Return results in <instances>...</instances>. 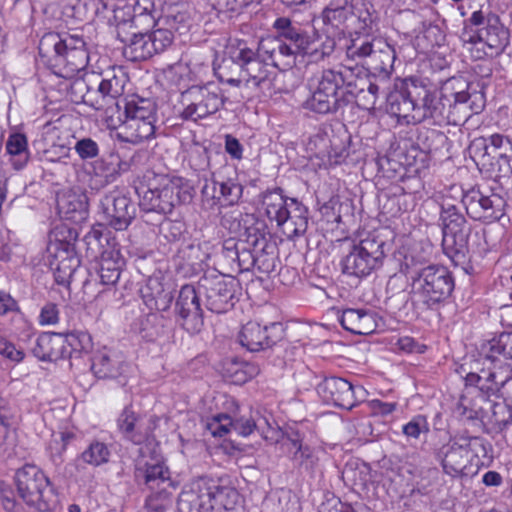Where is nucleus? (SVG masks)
Returning <instances> with one entry per match:
<instances>
[{
	"label": "nucleus",
	"mask_w": 512,
	"mask_h": 512,
	"mask_svg": "<svg viewBox=\"0 0 512 512\" xmlns=\"http://www.w3.org/2000/svg\"><path fill=\"white\" fill-rule=\"evenodd\" d=\"M239 493L230 486L200 477L185 485L177 499L179 512H233Z\"/></svg>",
	"instance_id": "1"
},
{
	"label": "nucleus",
	"mask_w": 512,
	"mask_h": 512,
	"mask_svg": "<svg viewBox=\"0 0 512 512\" xmlns=\"http://www.w3.org/2000/svg\"><path fill=\"white\" fill-rule=\"evenodd\" d=\"M227 54L240 68L246 88L264 96H272L277 91V74L268 68L267 61L253 44L243 39L230 40Z\"/></svg>",
	"instance_id": "2"
},
{
	"label": "nucleus",
	"mask_w": 512,
	"mask_h": 512,
	"mask_svg": "<svg viewBox=\"0 0 512 512\" xmlns=\"http://www.w3.org/2000/svg\"><path fill=\"white\" fill-rule=\"evenodd\" d=\"M40 57L50 65H65L68 72L84 69L89 61L86 42L78 34L45 33L38 46Z\"/></svg>",
	"instance_id": "3"
},
{
	"label": "nucleus",
	"mask_w": 512,
	"mask_h": 512,
	"mask_svg": "<svg viewBox=\"0 0 512 512\" xmlns=\"http://www.w3.org/2000/svg\"><path fill=\"white\" fill-rule=\"evenodd\" d=\"M410 286L413 303L422 309L433 310L451 296L455 281L447 267L429 264L413 276Z\"/></svg>",
	"instance_id": "4"
},
{
	"label": "nucleus",
	"mask_w": 512,
	"mask_h": 512,
	"mask_svg": "<svg viewBox=\"0 0 512 512\" xmlns=\"http://www.w3.org/2000/svg\"><path fill=\"white\" fill-rule=\"evenodd\" d=\"M353 70L348 67L325 69L317 80L311 95L304 101V109L319 115L332 114L345 103L344 86L355 85L351 82Z\"/></svg>",
	"instance_id": "5"
},
{
	"label": "nucleus",
	"mask_w": 512,
	"mask_h": 512,
	"mask_svg": "<svg viewBox=\"0 0 512 512\" xmlns=\"http://www.w3.org/2000/svg\"><path fill=\"white\" fill-rule=\"evenodd\" d=\"M262 204L266 216L276 222L287 238L302 236L307 231V207L296 198L284 196L282 189L276 188L265 192Z\"/></svg>",
	"instance_id": "6"
},
{
	"label": "nucleus",
	"mask_w": 512,
	"mask_h": 512,
	"mask_svg": "<svg viewBox=\"0 0 512 512\" xmlns=\"http://www.w3.org/2000/svg\"><path fill=\"white\" fill-rule=\"evenodd\" d=\"M240 239L228 238L221 248L220 264L231 272H249L255 268V254L267 245L265 233L257 226L245 229Z\"/></svg>",
	"instance_id": "7"
},
{
	"label": "nucleus",
	"mask_w": 512,
	"mask_h": 512,
	"mask_svg": "<svg viewBox=\"0 0 512 512\" xmlns=\"http://www.w3.org/2000/svg\"><path fill=\"white\" fill-rule=\"evenodd\" d=\"M390 245L376 232L367 233L354 243L349 253L342 259L344 274L363 278L379 269L389 251Z\"/></svg>",
	"instance_id": "8"
},
{
	"label": "nucleus",
	"mask_w": 512,
	"mask_h": 512,
	"mask_svg": "<svg viewBox=\"0 0 512 512\" xmlns=\"http://www.w3.org/2000/svg\"><path fill=\"white\" fill-rule=\"evenodd\" d=\"M195 196V188L189 180L172 177L164 180L160 187L149 188L140 199V207L147 212L168 214L177 205L189 204Z\"/></svg>",
	"instance_id": "9"
},
{
	"label": "nucleus",
	"mask_w": 512,
	"mask_h": 512,
	"mask_svg": "<svg viewBox=\"0 0 512 512\" xmlns=\"http://www.w3.org/2000/svg\"><path fill=\"white\" fill-rule=\"evenodd\" d=\"M15 483L19 496L26 504L39 511L54 509L57 496L49 478L35 465H25L15 473Z\"/></svg>",
	"instance_id": "10"
},
{
	"label": "nucleus",
	"mask_w": 512,
	"mask_h": 512,
	"mask_svg": "<svg viewBox=\"0 0 512 512\" xmlns=\"http://www.w3.org/2000/svg\"><path fill=\"white\" fill-rule=\"evenodd\" d=\"M124 115L125 119L122 123L124 141L139 144L154 136L156 105L152 100L133 97L125 102Z\"/></svg>",
	"instance_id": "11"
},
{
	"label": "nucleus",
	"mask_w": 512,
	"mask_h": 512,
	"mask_svg": "<svg viewBox=\"0 0 512 512\" xmlns=\"http://www.w3.org/2000/svg\"><path fill=\"white\" fill-rule=\"evenodd\" d=\"M487 453L484 439L477 436H455L443 445L437 458L441 461L443 471L452 477L463 475L472 457L485 456Z\"/></svg>",
	"instance_id": "12"
},
{
	"label": "nucleus",
	"mask_w": 512,
	"mask_h": 512,
	"mask_svg": "<svg viewBox=\"0 0 512 512\" xmlns=\"http://www.w3.org/2000/svg\"><path fill=\"white\" fill-rule=\"evenodd\" d=\"M197 283L198 293L205 298V306L211 312L226 313L238 301L239 284L233 277L212 271L206 272Z\"/></svg>",
	"instance_id": "13"
},
{
	"label": "nucleus",
	"mask_w": 512,
	"mask_h": 512,
	"mask_svg": "<svg viewBox=\"0 0 512 512\" xmlns=\"http://www.w3.org/2000/svg\"><path fill=\"white\" fill-rule=\"evenodd\" d=\"M181 118L198 121L215 114L223 105L224 97L221 90L213 83L192 85L181 93Z\"/></svg>",
	"instance_id": "14"
},
{
	"label": "nucleus",
	"mask_w": 512,
	"mask_h": 512,
	"mask_svg": "<svg viewBox=\"0 0 512 512\" xmlns=\"http://www.w3.org/2000/svg\"><path fill=\"white\" fill-rule=\"evenodd\" d=\"M474 146L483 149L480 156L482 169L491 177L501 178L512 175V140L501 134H493L487 139H476Z\"/></svg>",
	"instance_id": "15"
},
{
	"label": "nucleus",
	"mask_w": 512,
	"mask_h": 512,
	"mask_svg": "<svg viewBox=\"0 0 512 512\" xmlns=\"http://www.w3.org/2000/svg\"><path fill=\"white\" fill-rule=\"evenodd\" d=\"M461 40L465 44L485 46L487 50L476 48L473 57L481 59L484 56L494 57L500 55L509 44V30L504 27L499 17L489 14L486 19V26L478 29L475 33L464 31Z\"/></svg>",
	"instance_id": "16"
},
{
	"label": "nucleus",
	"mask_w": 512,
	"mask_h": 512,
	"mask_svg": "<svg viewBox=\"0 0 512 512\" xmlns=\"http://www.w3.org/2000/svg\"><path fill=\"white\" fill-rule=\"evenodd\" d=\"M415 92L419 98V106L416 113L411 116L413 121L422 122L430 118L435 124L446 122L459 125L466 122V115H459L451 102L444 100L441 94L437 97L423 86L415 87Z\"/></svg>",
	"instance_id": "17"
},
{
	"label": "nucleus",
	"mask_w": 512,
	"mask_h": 512,
	"mask_svg": "<svg viewBox=\"0 0 512 512\" xmlns=\"http://www.w3.org/2000/svg\"><path fill=\"white\" fill-rule=\"evenodd\" d=\"M470 83L462 76L447 79L440 88L444 100L451 102L459 115H466V121L472 114L479 113L484 106L482 93H469Z\"/></svg>",
	"instance_id": "18"
},
{
	"label": "nucleus",
	"mask_w": 512,
	"mask_h": 512,
	"mask_svg": "<svg viewBox=\"0 0 512 512\" xmlns=\"http://www.w3.org/2000/svg\"><path fill=\"white\" fill-rule=\"evenodd\" d=\"M200 296L198 285L186 284L181 287L175 302V321L189 334L199 333L204 326Z\"/></svg>",
	"instance_id": "19"
},
{
	"label": "nucleus",
	"mask_w": 512,
	"mask_h": 512,
	"mask_svg": "<svg viewBox=\"0 0 512 512\" xmlns=\"http://www.w3.org/2000/svg\"><path fill=\"white\" fill-rule=\"evenodd\" d=\"M136 215V208L130 198L118 189L102 196L99 216L105 225L117 231L127 229Z\"/></svg>",
	"instance_id": "20"
},
{
	"label": "nucleus",
	"mask_w": 512,
	"mask_h": 512,
	"mask_svg": "<svg viewBox=\"0 0 512 512\" xmlns=\"http://www.w3.org/2000/svg\"><path fill=\"white\" fill-rule=\"evenodd\" d=\"M461 202L471 219L483 222L499 220L506 206V201L499 194H485L475 188L463 192Z\"/></svg>",
	"instance_id": "21"
},
{
	"label": "nucleus",
	"mask_w": 512,
	"mask_h": 512,
	"mask_svg": "<svg viewBox=\"0 0 512 512\" xmlns=\"http://www.w3.org/2000/svg\"><path fill=\"white\" fill-rule=\"evenodd\" d=\"M127 80V76L122 69L113 68L112 72H108L106 77L100 81H93L91 96L97 98L100 103L96 110H103L110 118H113L117 113L119 114L118 119L121 120L120 104L117 98L123 94Z\"/></svg>",
	"instance_id": "22"
},
{
	"label": "nucleus",
	"mask_w": 512,
	"mask_h": 512,
	"mask_svg": "<svg viewBox=\"0 0 512 512\" xmlns=\"http://www.w3.org/2000/svg\"><path fill=\"white\" fill-rule=\"evenodd\" d=\"M317 392L324 402L350 410L358 401L364 400L366 390L362 386H353L340 377H326L317 386Z\"/></svg>",
	"instance_id": "23"
},
{
	"label": "nucleus",
	"mask_w": 512,
	"mask_h": 512,
	"mask_svg": "<svg viewBox=\"0 0 512 512\" xmlns=\"http://www.w3.org/2000/svg\"><path fill=\"white\" fill-rule=\"evenodd\" d=\"M140 458L136 460L135 478L150 491L175 489L169 468L156 455L145 456L144 448L139 449Z\"/></svg>",
	"instance_id": "24"
},
{
	"label": "nucleus",
	"mask_w": 512,
	"mask_h": 512,
	"mask_svg": "<svg viewBox=\"0 0 512 512\" xmlns=\"http://www.w3.org/2000/svg\"><path fill=\"white\" fill-rule=\"evenodd\" d=\"M284 337V326L280 322H273L261 326L257 322L246 323L238 335L241 346L250 352L267 349Z\"/></svg>",
	"instance_id": "25"
},
{
	"label": "nucleus",
	"mask_w": 512,
	"mask_h": 512,
	"mask_svg": "<svg viewBox=\"0 0 512 512\" xmlns=\"http://www.w3.org/2000/svg\"><path fill=\"white\" fill-rule=\"evenodd\" d=\"M480 355L485 362L512 378V333H501L497 337L484 342L480 347Z\"/></svg>",
	"instance_id": "26"
},
{
	"label": "nucleus",
	"mask_w": 512,
	"mask_h": 512,
	"mask_svg": "<svg viewBox=\"0 0 512 512\" xmlns=\"http://www.w3.org/2000/svg\"><path fill=\"white\" fill-rule=\"evenodd\" d=\"M128 364L121 353L104 347L91 357V371L99 379H115L124 375Z\"/></svg>",
	"instance_id": "27"
},
{
	"label": "nucleus",
	"mask_w": 512,
	"mask_h": 512,
	"mask_svg": "<svg viewBox=\"0 0 512 512\" xmlns=\"http://www.w3.org/2000/svg\"><path fill=\"white\" fill-rule=\"evenodd\" d=\"M253 45L266 61H270L274 67L280 70H287L295 65L297 57L291 47L286 45L278 35L261 39Z\"/></svg>",
	"instance_id": "28"
},
{
	"label": "nucleus",
	"mask_w": 512,
	"mask_h": 512,
	"mask_svg": "<svg viewBox=\"0 0 512 512\" xmlns=\"http://www.w3.org/2000/svg\"><path fill=\"white\" fill-rule=\"evenodd\" d=\"M480 372H470L465 377L466 385L474 386L482 394L484 399L496 394L500 388L510 379L507 374H500V370L483 362Z\"/></svg>",
	"instance_id": "29"
},
{
	"label": "nucleus",
	"mask_w": 512,
	"mask_h": 512,
	"mask_svg": "<svg viewBox=\"0 0 512 512\" xmlns=\"http://www.w3.org/2000/svg\"><path fill=\"white\" fill-rule=\"evenodd\" d=\"M174 287L160 277H150L142 290V298L150 310L167 311L174 299Z\"/></svg>",
	"instance_id": "30"
},
{
	"label": "nucleus",
	"mask_w": 512,
	"mask_h": 512,
	"mask_svg": "<svg viewBox=\"0 0 512 512\" xmlns=\"http://www.w3.org/2000/svg\"><path fill=\"white\" fill-rule=\"evenodd\" d=\"M105 241L108 248L100 254L98 276L102 285L112 287L116 285L120 278L125 260L114 242L110 244L107 237H105Z\"/></svg>",
	"instance_id": "31"
},
{
	"label": "nucleus",
	"mask_w": 512,
	"mask_h": 512,
	"mask_svg": "<svg viewBox=\"0 0 512 512\" xmlns=\"http://www.w3.org/2000/svg\"><path fill=\"white\" fill-rule=\"evenodd\" d=\"M471 228L462 229L459 231H448L443 233L442 247L445 255L456 266H462L465 270V265L470 260V250L468 239L470 236Z\"/></svg>",
	"instance_id": "32"
},
{
	"label": "nucleus",
	"mask_w": 512,
	"mask_h": 512,
	"mask_svg": "<svg viewBox=\"0 0 512 512\" xmlns=\"http://www.w3.org/2000/svg\"><path fill=\"white\" fill-rule=\"evenodd\" d=\"M117 427L123 437L134 444H141L153 431L150 424L131 408L125 407L117 419Z\"/></svg>",
	"instance_id": "33"
},
{
	"label": "nucleus",
	"mask_w": 512,
	"mask_h": 512,
	"mask_svg": "<svg viewBox=\"0 0 512 512\" xmlns=\"http://www.w3.org/2000/svg\"><path fill=\"white\" fill-rule=\"evenodd\" d=\"M339 322L345 330L358 335H368L377 327L375 313L369 309H344Z\"/></svg>",
	"instance_id": "34"
},
{
	"label": "nucleus",
	"mask_w": 512,
	"mask_h": 512,
	"mask_svg": "<svg viewBox=\"0 0 512 512\" xmlns=\"http://www.w3.org/2000/svg\"><path fill=\"white\" fill-rule=\"evenodd\" d=\"M273 27L280 39L291 47L294 55L300 56L311 35L286 17L277 18Z\"/></svg>",
	"instance_id": "35"
},
{
	"label": "nucleus",
	"mask_w": 512,
	"mask_h": 512,
	"mask_svg": "<svg viewBox=\"0 0 512 512\" xmlns=\"http://www.w3.org/2000/svg\"><path fill=\"white\" fill-rule=\"evenodd\" d=\"M32 352L42 361H56L66 357L64 336L59 333H42L38 336Z\"/></svg>",
	"instance_id": "36"
},
{
	"label": "nucleus",
	"mask_w": 512,
	"mask_h": 512,
	"mask_svg": "<svg viewBox=\"0 0 512 512\" xmlns=\"http://www.w3.org/2000/svg\"><path fill=\"white\" fill-rule=\"evenodd\" d=\"M393 257L399 263V271L411 281L419 270L424 269V264L429 261L430 252L421 245H414L411 249L398 250Z\"/></svg>",
	"instance_id": "37"
},
{
	"label": "nucleus",
	"mask_w": 512,
	"mask_h": 512,
	"mask_svg": "<svg viewBox=\"0 0 512 512\" xmlns=\"http://www.w3.org/2000/svg\"><path fill=\"white\" fill-rule=\"evenodd\" d=\"M416 85L415 80H411V88L404 90L391 92L387 96V103L389 111L403 118H411L416 113L417 107L419 106V98L415 92Z\"/></svg>",
	"instance_id": "38"
},
{
	"label": "nucleus",
	"mask_w": 512,
	"mask_h": 512,
	"mask_svg": "<svg viewBox=\"0 0 512 512\" xmlns=\"http://www.w3.org/2000/svg\"><path fill=\"white\" fill-rule=\"evenodd\" d=\"M351 82L355 85L344 86V92L356 99L357 105L364 110L375 108L380 87L366 78L353 75Z\"/></svg>",
	"instance_id": "39"
},
{
	"label": "nucleus",
	"mask_w": 512,
	"mask_h": 512,
	"mask_svg": "<svg viewBox=\"0 0 512 512\" xmlns=\"http://www.w3.org/2000/svg\"><path fill=\"white\" fill-rule=\"evenodd\" d=\"M287 440L290 442L291 446L295 448L292 460L294 461L297 468L302 473H306L313 477L319 466V458L315 449L309 447L308 445H304L298 437H288Z\"/></svg>",
	"instance_id": "40"
},
{
	"label": "nucleus",
	"mask_w": 512,
	"mask_h": 512,
	"mask_svg": "<svg viewBox=\"0 0 512 512\" xmlns=\"http://www.w3.org/2000/svg\"><path fill=\"white\" fill-rule=\"evenodd\" d=\"M115 165L117 164L114 163L113 154L96 160L92 165L89 187L92 190H100L115 182L118 178Z\"/></svg>",
	"instance_id": "41"
},
{
	"label": "nucleus",
	"mask_w": 512,
	"mask_h": 512,
	"mask_svg": "<svg viewBox=\"0 0 512 512\" xmlns=\"http://www.w3.org/2000/svg\"><path fill=\"white\" fill-rule=\"evenodd\" d=\"M121 41L125 43L123 55L131 62L144 61L154 55L147 33H134L131 38H121Z\"/></svg>",
	"instance_id": "42"
},
{
	"label": "nucleus",
	"mask_w": 512,
	"mask_h": 512,
	"mask_svg": "<svg viewBox=\"0 0 512 512\" xmlns=\"http://www.w3.org/2000/svg\"><path fill=\"white\" fill-rule=\"evenodd\" d=\"M377 49L369 60V64L374 70V74H378L383 78H388L393 70L396 52L394 48L385 40L377 41Z\"/></svg>",
	"instance_id": "43"
},
{
	"label": "nucleus",
	"mask_w": 512,
	"mask_h": 512,
	"mask_svg": "<svg viewBox=\"0 0 512 512\" xmlns=\"http://www.w3.org/2000/svg\"><path fill=\"white\" fill-rule=\"evenodd\" d=\"M335 45L334 39L329 37L322 39L314 33L310 36L300 56L307 58L309 63H317L330 56L335 50Z\"/></svg>",
	"instance_id": "44"
},
{
	"label": "nucleus",
	"mask_w": 512,
	"mask_h": 512,
	"mask_svg": "<svg viewBox=\"0 0 512 512\" xmlns=\"http://www.w3.org/2000/svg\"><path fill=\"white\" fill-rule=\"evenodd\" d=\"M91 76L89 78H77L71 84L69 88V94L71 100L75 103H84L91 106L96 110L100 103L98 99L92 95L93 81Z\"/></svg>",
	"instance_id": "45"
},
{
	"label": "nucleus",
	"mask_w": 512,
	"mask_h": 512,
	"mask_svg": "<svg viewBox=\"0 0 512 512\" xmlns=\"http://www.w3.org/2000/svg\"><path fill=\"white\" fill-rule=\"evenodd\" d=\"M65 344H67L66 357H80L83 353L88 354L91 352L93 342L90 334L86 331H73L64 337Z\"/></svg>",
	"instance_id": "46"
},
{
	"label": "nucleus",
	"mask_w": 512,
	"mask_h": 512,
	"mask_svg": "<svg viewBox=\"0 0 512 512\" xmlns=\"http://www.w3.org/2000/svg\"><path fill=\"white\" fill-rule=\"evenodd\" d=\"M381 38H370L369 36H358L351 40L347 46L346 54L352 60L371 58L377 49V41Z\"/></svg>",
	"instance_id": "47"
},
{
	"label": "nucleus",
	"mask_w": 512,
	"mask_h": 512,
	"mask_svg": "<svg viewBox=\"0 0 512 512\" xmlns=\"http://www.w3.org/2000/svg\"><path fill=\"white\" fill-rule=\"evenodd\" d=\"M134 26L159 25V11L152 0H137L133 5Z\"/></svg>",
	"instance_id": "48"
},
{
	"label": "nucleus",
	"mask_w": 512,
	"mask_h": 512,
	"mask_svg": "<svg viewBox=\"0 0 512 512\" xmlns=\"http://www.w3.org/2000/svg\"><path fill=\"white\" fill-rule=\"evenodd\" d=\"M111 452L104 442L93 440L81 453L80 459L91 466H100L109 461Z\"/></svg>",
	"instance_id": "49"
},
{
	"label": "nucleus",
	"mask_w": 512,
	"mask_h": 512,
	"mask_svg": "<svg viewBox=\"0 0 512 512\" xmlns=\"http://www.w3.org/2000/svg\"><path fill=\"white\" fill-rule=\"evenodd\" d=\"M443 225V233L448 231H459L470 228L463 214L452 204H443L440 214Z\"/></svg>",
	"instance_id": "50"
},
{
	"label": "nucleus",
	"mask_w": 512,
	"mask_h": 512,
	"mask_svg": "<svg viewBox=\"0 0 512 512\" xmlns=\"http://www.w3.org/2000/svg\"><path fill=\"white\" fill-rule=\"evenodd\" d=\"M242 185L233 178H224L219 175L220 206L236 204L242 196Z\"/></svg>",
	"instance_id": "51"
},
{
	"label": "nucleus",
	"mask_w": 512,
	"mask_h": 512,
	"mask_svg": "<svg viewBox=\"0 0 512 512\" xmlns=\"http://www.w3.org/2000/svg\"><path fill=\"white\" fill-rule=\"evenodd\" d=\"M6 149L11 156L17 157V159L13 160V166L16 169L23 168L28 160L27 139L25 135L20 133L10 135L6 143Z\"/></svg>",
	"instance_id": "52"
},
{
	"label": "nucleus",
	"mask_w": 512,
	"mask_h": 512,
	"mask_svg": "<svg viewBox=\"0 0 512 512\" xmlns=\"http://www.w3.org/2000/svg\"><path fill=\"white\" fill-rule=\"evenodd\" d=\"M173 490L160 489L150 491L145 500V512H166L172 505Z\"/></svg>",
	"instance_id": "53"
},
{
	"label": "nucleus",
	"mask_w": 512,
	"mask_h": 512,
	"mask_svg": "<svg viewBox=\"0 0 512 512\" xmlns=\"http://www.w3.org/2000/svg\"><path fill=\"white\" fill-rule=\"evenodd\" d=\"M166 320L157 313H149L141 323V332L148 341H155L166 334Z\"/></svg>",
	"instance_id": "54"
},
{
	"label": "nucleus",
	"mask_w": 512,
	"mask_h": 512,
	"mask_svg": "<svg viewBox=\"0 0 512 512\" xmlns=\"http://www.w3.org/2000/svg\"><path fill=\"white\" fill-rule=\"evenodd\" d=\"M75 434L70 431L59 433L54 436L48 444V452L50 459L54 465L59 466L63 463V454L67 450V446L75 439Z\"/></svg>",
	"instance_id": "55"
},
{
	"label": "nucleus",
	"mask_w": 512,
	"mask_h": 512,
	"mask_svg": "<svg viewBox=\"0 0 512 512\" xmlns=\"http://www.w3.org/2000/svg\"><path fill=\"white\" fill-rule=\"evenodd\" d=\"M150 46L154 49V55L164 52L174 40L173 32L170 29L157 28L147 33Z\"/></svg>",
	"instance_id": "56"
},
{
	"label": "nucleus",
	"mask_w": 512,
	"mask_h": 512,
	"mask_svg": "<svg viewBox=\"0 0 512 512\" xmlns=\"http://www.w3.org/2000/svg\"><path fill=\"white\" fill-rule=\"evenodd\" d=\"M271 248L269 243L264 246L263 250L256 252L255 256V268L252 272H257L263 275H269L276 268V257L273 253L268 251Z\"/></svg>",
	"instance_id": "57"
},
{
	"label": "nucleus",
	"mask_w": 512,
	"mask_h": 512,
	"mask_svg": "<svg viewBox=\"0 0 512 512\" xmlns=\"http://www.w3.org/2000/svg\"><path fill=\"white\" fill-rule=\"evenodd\" d=\"M202 204L206 209H213L220 206L219 197V176L214 177L210 181H205L201 189Z\"/></svg>",
	"instance_id": "58"
},
{
	"label": "nucleus",
	"mask_w": 512,
	"mask_h": 512,
	"mask_svg": "<svg viewBox=\"0 0 512 512\" xmlns=\"http://www.w3.org/2000/svg\"><path fill=\"white\" fill-rule=\"evenodd\" d=\"M491 422L500 430L512 423V406L505 402L491 405Z\"/></svg>",
	"instance_id": "59"
},
{
	"label": "nucleus",
	"mask_w": 512,
	"mask_h": 512,
	"mask_svg": "<svg viewBox=\"0 0 512 512\" xmlns=\"http://www.w3.org/2000/svg\"><path fill=\"white\" fill-rule=\"evenodd\" d=\"M207 429L213 436L223 437L233 431V418L228 414H218L207 423Z\"/></svg>",
	"instance_id": "60"
},
{
	"label": "nucleus",
	"mask_w": 512,
	"mask_h": 512,
	"mask_svg": "<svg viewBox=\"0 0 512 512\" xmlns=\"http://www.w3.org/2000/svg\"><path fill=\"white\" fill-rule=\"evenodd\" d=\"M74 150L82 160L96 158L100 151L98 143L90 137H83L77 140Z\"/></svg>",
	"instance_id": "61"
},
{
	"label": "nucleus",
	"mask_w": 512,
	"mask_h": 512,
	"mask_svg": "<svg viewBox=\"0 0 512 512\" xmlns=\"http://www.w3.org/2000/svg\"><path fill=\"white\" fill-rule=\"evenodd\" d=\"M403 434L408 438L418 439L419 436L429 432V425L426 417L418 415L413 417L407 424L402 428Z\"/></svg>",
	"instance_id": "62"
},
{
	"label": "nucleus",
	"mask_w": 512,
	"mask_h": 512,
	"mask_svg": "<svg viewBox=\"0 0 512 512\" xmlns=\"http://www.w3.org/2000/svg\"><path fill=\"white\" fill-rule=\"evenodd\" d=\"M256 429H259V423L253 417L233 418V431L237 435L247 437Z\"/></svg>",
	"instance_id": "63"
},
{
	"label": "nucleus",
	"mask_w": 512,
	"mask_h": 512,
	"mask_svg": "<svg viewBox=\"0 0 512 512\" xmlns=\"http://www.w3.org/2000/svg\"><path fill=\"white\" fill-rule=\"evenodd\" d=\"M113 22L120 28L128 23L134 25V10L132 5L117 6L113 9Z\"/></svg>",
	"instance_id": "64"
}]
</instances>
